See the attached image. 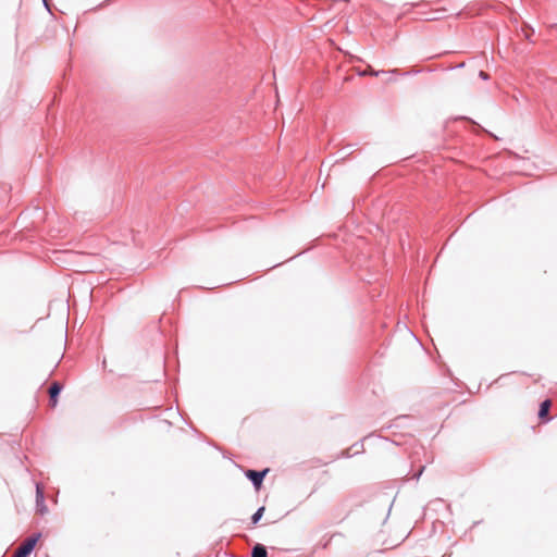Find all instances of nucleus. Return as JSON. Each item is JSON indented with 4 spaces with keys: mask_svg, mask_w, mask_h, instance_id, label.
I'll return each instance as SVG.
<instances>
[{
    "mask_svg": "<svg viewBox=\"0 0 557 557\" xmlns=\"http://www.w3.org/2000/svg\"><path fill=\"white\" fill-rule=\"evenodd\" d=\"M40 536V533H36L33 536L26 539L15 550L13 557H27L33 552Z\"/></svg>",
    "mask_w": 557,
    "mask_h": 557,
    "instance_id": "obj_1",
    "label": "nucleus"
},
{
    "mask_svg": "<svg viewBox=\"0 0 557 557\" xmlns=\"http://www.w3.org/2000/svg\"><path fill=\"white\" fill-rule=\"evenodd\" d=\"M268 472V469L262 471L247 470L246 476L251 481L252 485L258 490Z\"/></svg>",
    "mask_w": 557,
    "mask_h": 557,
    "instance_id": "obj_2",
    "label": "nucleus"
},
{
    "mask_svg": "<svg viewBox=\"0 0 557 557\" xmlns=\"http://www.w3.org/2000/svg\"><path fill=\"white\" fill-rule=\"evenodd\" d=\"M36 506L37 510L44 515L47 512V506L45 504V493L44 488L40 486L39 483L36 484Z\"/></svg>",
    "mask_w": 557,
    "mask_h": 557,
    "instance_id": "obj_3",
    "label": "nucleus"
},
{
    "mask_svg": "<svg viewBox=\"0 0 557 557\" xmlns=\"http://www.w3.org/2000/svg\"><path fill=\"white\" fill-rule=\"evenodd\" d=\"M62 391V385L59 382H54L49 387V396L51 406L54 407L58 403V396Z\"/></svg>",
    "mask_w": 557,
    "mask_h": 557,
    "instance_id": "obj_4",
    "label": "nucleus"
},
{
    "mask_svg": "<svg viewBox=\"0 0 557 557\" xmlns=\"http://www.w3.org/2000/svg\"><path fill=\"white\" fill-rule=\"evenodd\" d=\"M251 557H268L267 547L262 544H256L252 547Z\"/></svg>",
    "mask_w": 557,
    "mask_h": 557,
    "instance_id": "obj_5",
    "label": "nucleus"
},
{
    "mask_svg": "<svg viewBox=\"0 0 557 557\" xmlns=\"http://www.w3.org/2000/svg\"><path fill=\"white\" fill-rule=\"evenodd\" d=\"M550 406H552V403L549 399H546L541 403L540 410H539V417L541 419H545L548 416Z\"/></svg>",
    "mask_w": 557,
    "mask_h": 557,
    "instance_id": "obj_6",
    "label": "nucleus"
},
{
    "mask_svg": "<svg viewBox=\"0 0 557 557\" xmlns=\"http://www.w3.org/2000/svg\"><path fill=\"white\" fill-rule=\"evenodd\" d=\"M397 70H393V71H388L387 73H396ZM386 72L385 71H374L373 69H369L368 71H364V72H360L359 74L360 75H373V76H379L380 74H385Z\"/></svg>",
    "mask_w": 557,
    "mask_h": 557,
    "instance_id": "obj_7",
    "label": "nucleus"
},
{
    "mask_svg": "<svg viewBox=\"0 0 557 557\" xmlns=\"http://www.w3.org/2000/svg\"><path fill=\"white\" fill-rule=\"evenodd\" d=\"M263 512H264V507L258 508L257 511L251 517V522L253 524H257L260 521V519L262 518Z\"/></svg>",
    "mask_w": 557,
    "mask_h": 557,
    "instance_id": "obj_8",
    "label": "nucleus"
},
{
    "mask_svg": "<svg viewBox=\"0 0 557 557\" xmlns=\"http://www.w3.org/2000/svg\"><path fill=\"white\" fill-rule=\"evenodd\" d=\"M362 448H363V445H362V444L356 443V444H354L349 449H347L346 451H344V453H343V456H345V457H350V456H351V454H350V450H351V449H356L354 454H357V453H359V451H360V449H362Z\"/></svg>",
    "mask_w": 557,
    "mask_h": 557,
    "instance_id": "obj_9",
    "label": "nucleus"
},
{
    "mask_svg": "<svg viewBox=\"0 0 557 557\" xmlns=\"http://www.w3.org/2000/svg\"><path fill=\"white\" fill-rule=\"evenodd\" d=\"M479 76L482 78V79H487L488 78V74L484 71H480L479 73Z\"/></svg>",
    "mask_w": 557,
    "mask_h": 557,
    "instance_id": "obj_10",
    "label": "nucleus"
},
{
    "mask_svg": "<svg viewBox=\"0 0 557 557\" xmlns=\"http://www.w3.org/2000/svg\"><path fill=\"white\" fill-rule=\"evenodd\" d=\"M423 469H424V468L422 467V468L419 470V472H418L417 474H414V478H416V479H419V478H420V475H421V474H422V472H423Z\"/></svg>",
    "mask_w": 557,
    "mask_h": 557,
    "instance_id": "obj_11",
    "label": "nucleus"
},
{
    "mask_svg": "<svg viewBox=\"0 0 557 557\" xmlns=\"http://www.w3.org/2000/svg\"><path fill=\"white\" fill-rule=\"evenodd\" d=\"M44 3H45V5H46V7L48 8V3H47V0H44Z\"/></svg>",
    "mask_w": 557,
    "mask_h": 557,
    "instance_id": "obj_12",
    "label": "nucleus"
}]
</instances>
